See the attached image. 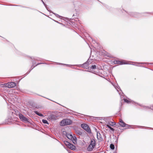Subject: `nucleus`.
Returning a JSON list of instances; mask_svg holds the SVG:
<instances>
[{"mask_svg": "<svg viewBox=\"0 0 153 153\" xmlns=\"http://www.w3.org/2000/svg\"><path fill=\"white\" fill-rule=\"evenodd\" d=\"M35 113L37 115H38V116H40V117H43L44 116V115H43V114H40V113H39L37 111H35Z\"/></svg>", "mask_w": 153, "mask_h": 153, "instance_id": "nucleus-16", "label": "nucleus"}, {"mask_svg": "<svg viewBox=\"0 0 153 153\" xmlns=\"http://www.w3.org/2000/svg\"><path fill=\"white\" fill-rule=\"evenodd\" d=\"M81 127L88 132H90L91 130L88 126L86 124H82L81 125Z\"/></svg>", "mask_w": 153, "mask_h": 153, "instance_id": "nucleus-6", "label": "nucleus"}, {"mask_svg": "<svg viewBox=\"0 0 153 153\" xmlns=\"http://www.w3.org/2000/svg\"><path fill=\"white\" fill-rule=\"evenodd\" d=\"M72 121L69 119L63 120L60 122V125L61 126H65L71 124Z\"/></svg>", "mask_w": 153, "mask_h": 153, "instance_id": "nucleus-2", "label": "nucleus"}, {"mask_svg": "<svg viewBox=\"0 0 153 153\" xmlns=\"http://www.w3.org/2000/svg\"><path fill=\"white\" fill-rule=\"evenodd\" d=\"M54 21H55V22H57V23H58L59 24H60L61 25H63V24H62L61 23H60L58 21H55V20H54Z\"/></svg>", "mask_w": 153, "mask_h": 153, "instance_id": "nucleus-29", "label": "nucleus"}, {"mask_svg": "<svg viewBox=\"0 0 153 153\" xmlns=\"http://www.w3.org/2000/svg\"><path fill=\"white\" fill-rule=\"evenodd\" d=\"M5 86L8 88H12L15 87L16 85L15 83L11 82H8L4 84Z\"/></svg>", "mask_w": 153, "mask_h": 153, "instance_id": "nucleus-7", "label": "nucleus"}, {"mask_svg": "<svg viewBox=\"0 0 153 153\" xmlns=\"http://www.w3.org/2000/svg\"><path fill=\"white\" fill-rule=\"evenodd\" d=\"M35 60H40L41 61L42 59H35Z\"/></svg>", "mask_w": 153, "mask_h": 153, "instance_id": "nucleus-28", "label": "nucleus"}, {"mask_svg": "<svg viewBox=\"0 0 153 153\" xmlns=\"http://www.w3.org/2000/svg\"><path fill=\"white\" fill-rule=\"evenodd\" d=\"M97 137L98 140L100 141H102L103 140V138L102 137L100 134L98 132L97 133Z\"/></svg>", "mask_w": 153, "mask_h": 153, "instance_id": "nucleus-10", "label": "nucleus"}, {"mask_svg": "<svg viewBox=\"0 0 153 153\" xmlns=\"http://www.w3.org/2000/svg\"><path fill=\"white\" fill-rule=\"evenodd\" d=\"M119 124L120 126L122 127H129V125L126 124L125 123H124L122 120L120 119V121Z\"/></svg>", "mask_w": 153, "mask_h": 153, "instance_id": "nucleus-9", "label": "nucleus"}, {"mask_svg": "<svg viewBox=\"0 0 153 153\" xmlns=\"http://www.w3.org/2000/svg\"><path fill=\"white\" fill-rule=\"evenodd\" d=\"M91 62L90 61V59H88V61L85 63L83 64L82 65H80V67H82L83 68H87V67L88 66V65L91 63Z\"/></svg>", "mask_w": 153, "mask_h": 153, "instance_id": "nucleus-8", "label": "nucleus"}, {"mask_svg": "<svg viewBox=\"0 0 153 153\" xmlns=\"http://www.w3.org/2000/svg\"><path fill=\"white\" fill-rule=\"evenodd\" d=\"M142 15L141 14L137 13H135L133 15L134 17H137L138 18L141 16Z\"/></svg>", "mask_w": 153, "mask_h": 153, "instance_id": "nucleus-14", "label": "nucleus"}, {"mask_svg": "<svg viewBox=\"0 0 153 153\" xmlns=\"http://www.w3.org/2000/svg\"><path fill=\"white\" fill-rule=\"evenodd\" d=\"M64 65H66V64H64Z\"/></svg>", "mask_w": 153, "mask_h": 153, "instance_id": "nucleus-32", "label": "nucleus"}, {"mask_svg": "<svg viewBox=\"0 0 153 153\" xmlns=\"http://www.w3.org/2000/svg\"><path fill=\"white\" fill-rule=\"evenodd\" d=\"M43 4L44 5L45 7H46V5L44 3L42 0H41Z\"/></svg>", "mask_w": 153, "mask_h": 153, "instance_id": "nucleus-27", "label": "nucleus"}, {"mask_svg": "<svg viewBox=\"0 0 153 153\" xmlns=\"http://www.w3.org/2000/svg\"><path fill=\"white\" fill-rule=\"evenodd\" d=\"M95 145V141L94 139H92L91 140L90 144L87 148V150L90 151H91L94 148Z\"/></svg>", "mask_w": 153, "mask_h": 153, "instance_id": "nucleus-3", "label": "nucleus"}, {"mask_svg": "<svg viewBox=\"0 0 153 153\" xmlns=\"http://www.w3.org/2000/svg\"><path fill=\"white\" fill-rule=\"evenodd\" d=\"M66 136L69 139L72 140L74 144H76L77 143V139L75 135L73 136L71 134L67 133Z\"/></svg>", "mask_w": 153, "mask_h": 153, "instance_id": "nucleus-1", "label": "nucleus"}, {"mask_svg": "<svg viewBox=\"0 0 153 153\" xmlns=\"http://www.w3.org/2000/svg\"><path fill=\"white\" fill-rule=\"evenodd\" d=\"M124 101L125 102L128 103L129 102V101L127 99H125L124 100Z\"/></svg>", "mask_w": 153, "mask_h": 153, "instance_id": "nucleus-25", "label": "nucleus"}, {"mask_svg": "<svg viewBox=\"0 0 153 153\" xmlns=\"http://www.w3.org/2000/svg\"><path fill=\"white\" fill-rule=\"evenodd\" d=\"M108 125H110L111 126H113L115 125V123L113 122H109L108 123Z\"/></svg>", "mask_w": 153, "mask_h": 153, "instance_id": "nucleus-15", "label": "nucleus"}, {"mask_svg": "<svg viewBox=\"0 0 153 153\" xmlns=\"http://www.w3.org/2000/svg\"><path fill=\"white\" fill-rule=\"evenodd\" d=\"M58 64H61V63H58Z\"/></svg>", "mask_w": 153, "mask_h": 153, "instance_id": "nucleus-31", "label": "nucleus"}, {"mask_svg": "<svg viewBox=\"0 0 153 153\" xmlns=\"http://www.w3.org/2000/svg\"><path fill=\"white\" fill-rule=\"evenodd\" d=\"M49 119L54 120L56 119V117L55 115L52 114L49 115Z\"/></svg>", "mask_w": 153, "mask_h": 153, "instance_id": "nucleus-13", "label": "nucleus"}, {"mask_svg": "<svg viewBox=\"0 0 153 153\" xmlns=\"http://www.w3.org/2000/svg\"><path fill=\"white\" fill-rule=\"evenodd\" d=\"M149 14L148 13H145L143 14V16H148Z\"/></svg>", "mask_w": 153, "mask_h": 153, "instance_id": "nucleus-24", "label": "nucleus"}, {"mask_svg": "<svg viewBox=\"0 0 153 153\" xmlns=\"http://www.w3.org/2000/svg\"><path fill=\"white\" fill-rule=\"evenodd\" d=\"M42 64V63H39V64H37L36 65V66L37 65H39V64Z\"/></svg>", "mask_w": 153, "mask_h": 153, "instance_id": "nucleus-30", "label": "nucleus"}, {"mask_svg": "<svg viewBox=\"0 0 153 153\" xmlns=\"http://www.w3.org/2000/svg\"><path fill=\"white\" fill-rule=\"evenodd\" d=\"M43 123L45 124H48V121L45 120L43 119L42 120Z\"/></svg>", "mask_w": 153, "mask_h": 153, "instance_id": "nucleus-21", "label": "nucleus"}, {"mask_svg": "<svg viewBox=\"0 0 153 153\" xmlns=\"http://www.w3.org/2000/svg\"><path fill=\"white\" fill-rule=\"evenodd\" d=\"M19 117L20 120L24 122L29 123V119L25 117L22 114H19Z\"/></svg>", "mask_w": 153, "mask_h": 153, "instance_id": "nucleus-4", "label": "nucleus"}, {"mask_svg": "<svg viewBox=\"0 0 153 153\" xmlns=\"http://www.w3.org/2000/svg\"><path fill=\"white\" fill-rule=\"evenodd\" d=\"M54 14L56 17H59L60 19H63L64 18L62 16H60L57 14L55 13H54Z\"/></svg>", "mask_w": 153, "mask_h": 153, "instance_id": "nucleus-18", "label": "nucleus"}, {"mask_svg": "<svg viewBox=\"0 0 153 153\" xmlns=\"http://www.w3.org/2000/svg\"><path fill=\"white\" fill-rule=\"evenodd\" d=\"M107 127L109 128L112 131H114V129L113 128H111L109 125H106Z\"/></svg>", "mask_w": 153, "mask_h": 153, "instance_id": "nucleus-20", "label": "nucleus"}, {"mask_svg": "<svg viewBox=\"0 0 153 153\" xmlns=\"http://www.w3.org/2000/svg\"><path fill=\"white\" fill-rule=\"evenodd\" d=\"M68 147L72 150H74L76 149V147L73 144H71L70 145H69V146H68Z\"/></svg>", "mask_w": 153, "mask_h": 153, "instance_id": "nucleus-12", "label": "nucleus"}, {"mask_svg": "<svg viewBox=\"0 0 153 153\" xmlns=\"http://www.w3.org/2000/svg\"><path fill=\"white\" fill-rule=\"evenodd\" d=\"M130 62L127 61L125 60L119 61V60H115L114 61V63L115 64H118L119 65H123V64H130Z\"/></svg>", "mask_w": 153, "mask_h": 153, "instance_id": "nucleus-5", "label": "nucleus"}, {"mask_svg": "<svg viewBox=\"0 0 153 153\" xmlns=\"http://www.w3.org/2000/svg\"><path fill=\"white\" fill-rule=\"evenodd\" d=\"M137 63L138 64H144L146 63H143V62H140V63Z\"/></svg>", "mask_w": 153, "mask_h": 153, "instance_id": "nucleus-26", "label": "nucleus"}, {"mask_svg": "<svg viewBox=\"0 0 153 153\" xmlns=\"http://www.w3.org/2000/svg\"><path fill=\"white\" fill-rule=\"evenodd\" d=\"M64 143L65 145L67 146V147H68V146H69V145H70V144H71L69 142L66 141H64Z\"/></svg>", "mask_w": 153, "mask_h": 153, "instance_id": "nucleus-17", "label": "nucleus"}, {"mask_svg": "<svg viewBox=\"0 0 153 153\" xmlns=\"http://www.w3.org/2000/svg\"><path fill=\"white\" fill-rule=\"evenodd\" d=\"M54 14L56 17H59L60 19H63L64 18L62 16H60L57 14L55 13H54Z\"/></svg>", "mask_w": 153, "mask_h": 153, "instance_id": "nucleus-19", "label": "nucleus"}, {"mask_svg": "<svg viewBox=\"0 0 153 153\" xmlns=\"http://www.w3.org/2000/svg\"><path fill=\"white\" fill-rule=\"evenodd\" d=\"M114 87H115V88L116 89L117 91L118 92H119L118 89H119L120 88V87L118 86H114Z\"/></svg>", "mask_w": 153, "mask_h": 153, "instance_id": "nucleus-23", "label": "nucleus"}, {"mask_svg": "<svg viewBox=\"0 0 153 153\" xmlns=\"http://www.w3.org/2000/svg\"><path fill=\"white\" fill-rule=\"evenodd\" d=\"M96 68H97L96 65H92L91 66H90L88 67V68L89 70H91V69L93 70V69H96Z\"/></svg>", "mask_w": 153, "mask_h": 153, "instance_id": "nucleus-11", "label": "nucleus"}, {"mask_svg": "<svg viewBox=\"0 0 153 153\" xmlns=\"http://www.w3.org/2000/svg\"><path fill=\"white\" fill-rule=\"evenodd\" d=\"M96 118H99V117H96Z\"/></svg>", "mask_w": 153, "mask_h": 153, "instance_id": "nucleus-33", "label": "nucleus"}, {"mask_svg": "<svg viewBox=\"0 0 153 153\" xmlns=\"http://www.w3.org/2000/svg\"><path fill=\"white\" fill-rule=\"evenodd\" d=\"M110 148L112 149H114V145L113 144H111L110 146Z\"/></svg>", "mask_w": 153, "mask_h": 153, "instance_id": "nucleus-22", "label": "nucleus"}]
</instances>
